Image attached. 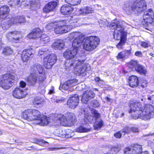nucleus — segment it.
<instances>
[{"label":"nucleus","instance_id":"obj_1","mask_svg":"<svg viewBox=\"0 0 154 154\" xmlns=\"http://www.w3.org/2000/svg\"><path fill=\"white\" fill-rule=\"evenodd\" d=\"M80 39H74L72 43V48L68 49L63 53L64 57L67 60L65 63V69L68 71L74 70L77 75L85 76L86 72L91 69L88 64L84 63V60H82L77 57L78 48L82 44V41Z\"/></svg>","mask_w":154,"mask_h":154},{"label":"nucleus","instance_id":"obj_2","mask_svg":"<svg viewBox=\"0 0 154 154\" xmlns=\"http://www.w3.org/2000/svg\"><path fill=\"white\" fill-rule=\"evenodd\" d=\"M131 109L129 113L132 111L135 112L136 110H140L141 112L140 114L137 115L132 116L133 119H136L140 118L145 121L148 120L151 118L154 117V108L150 104H147L144 107L143 109L142 107L141 103L138 101H136L133 103H131L130 105Z\"/></svg>","mask_w":154,"mask_h":154},{"label":"nucleus","instance_id":"obj_3","mask_svg":"<svg viewBox=\"0 0 154 154\" xmlns=\"http://www.w3.org/2000/svg\"><path fill=\"white\" fill-rule=\"evenodd\" d=\"M23 118L28 121L35 120V123L41 125H47L50 122V118L40 114L38 110L29 109L25 110L23 113Z\"/></svg>","mask_w":154,"mask_h":154},{"label":"nucleus","instance_id":"obj_4","mask_svg":"<svg viewBox=\"0 0 154 154\" xmlns=\"http://www.w3.org/2000/svg\"><path fill=\"white\" fill-rule=\"evenodd\" d=\"M54 122L59 121L62 125L64 126L74 124L76 121L75 114L71 112H67L63 115L56 114L54 115Z\"/></svg>","mask_w":154,"mask_h":154},{"label":"nucleus","instance_id":"obj_5","mask_svg":"<svg viewBox=\"0 0 154 154\" xmlns=\"http://www.w3.org/2000/svg\"><path fill=\"white\" fill-rule=\"evenodd\" d=\"M124 6L126 11L130 13L133 11L137 14L145 10L146 8V5L144 0H137L133 4L127 2Z\"/></svg>","mask_w":154,"mask_h":154},{"label":"nucleus","instance_id":"obj_6","mask_svg":"<svg viewBox=\"0 0 154 154\" xmlns=\"http://www.w3.org/2000/svg\"><path fill=\"white\" fill-rule=\"evenodd\" d=\"M16 74L15 72L7 73L1 76L0 78V86L6 90L9 89L13 85Z\"/></svg>","mask_w":154,"mask_h":154},{"label":"nucleus","instance_id":"obj_7","mask_svg":"<svg viewBox=\"0 0 154 154\" xmlns=\"http://www.w3.org/2000/svg\"><path fill=\"white\" fill-rule=\"evenodd\" d=\"M92 116H88L87 119L88 121L91 123H95L94 125V128L96 130L100 129L103 125V122L101 119H99L100 117V115L97 111L93 109L91 111Z\"/></svg>","mask_w":154,"mask_h":154},{"label":"nucleus","instance_id":"obj_8","mask_svg":"<svg viewBox=\"0 0 154 154\" xmlns=\"http://www.w3.org/2000/svg\"><path fill=\"white\" fill-rule=\"evenodd\" d=\"M153 13L152 9H149L145 12L143 16L144 23H143V27L146 29L149 30L152 28V24L153 21Z\"/></svg>","mask_w":154,"mask_h":154},{"label":"nucleus","instance_id":"obj_9","mask_svg":"<svg viewBox=\"0 0 154 154\" xmlns=\"http://www.w3.org/2000/svg\"><path fill=\"white\" fill-rule=\"evenodd\" d=\"M84 42L83 48L86 50L91 51L94 50L99 44L100 39H80Z\"/></svg>","mask_w":154,"mask_h":154},{"label":"nucleus","instance_id":"obj_10","mask_svg":"<svg viewBox=\"0 0 154 154\" xmlns=\"http://www.w3.org/2000/svg\"><path fill=\"white\" fill-rule=\"evenodd\" d=\"M141 146L135 144L133 146L126 148L124 150L125 154H149L146 151L142 152Z\"/></svg>","mask_w":154,"mask_h":154},{"label":"nucleus","instance_id":"obj_11","mask_svg":"<svg viewBox=\"0 0 154 154\" xmlns=\"http://www.w3.org/2000/svg\"><path fill=\"white\" fill-rule=\"evenodd\" d=\"M43 60L45 67L47 69H50L56 62L57 56L54 54H51L45 57Z\"/></svg>","mask_w":154,"mask_h":154},{"label":"nucleus","instance_id":"obj_12","mask_svg":"<svg viewBox=\"0 0 154 154\" xmlns=\"http://www.w3.org/2000/svg\"><path fill=\"white\" fill-rule=\"evenodd\" d=\"M117 20H115L109 26V27L112 29H115L113 34L114 38H118L120 34L124 29L123 26L118 23Z\"/></svg>","mask_w":154,"mask_h":154},{"label":"nucleus","instance_id":"obj_13","mask_svg":"<svg viewBox=\"0 0 154 154\" xmlns=\"http://www.w3.org/2000/svg\"><path fill=\"white\" fill-rule=\"evenodd\" d=\"M42 33L40 29L38 28L33 29L32 32L28 35L27 37L29 38H45L48 37L47 35L44 34H42Z\"/></svg>","mask_w":154,"mask_h":154},{"label":"nucleus","instance_id":"obj_14","mask_svg":"<svg viewBox=\"0 0 154 154\" xmlns=\"http://www.w3.org/2000/svg\"><path fill=\"white\" fill-rule=\"evenodd\" d=\"M79 101L78 95L75 94L69 97L67 101V105L69 107L74 109L78 105Z\"/></svg>","mask_w":154,"mask_h":154},{"label":"nucleus","instance_id":"obj_15","mask_svg":"<svg viewBox=\"0 0 154 154\" xmlns=\"http://www.w3.org/2000/svg\"><path fill=\"white\" fill-rule=\"evenodd\" d=\"M95 96L94 93L91 91H87L83 94L82 99V102L86 104L90 100L94 98Z\"/></svg>","mask_w":154,"mask_h":154},{"label":"nucleus","instance_id":"obj_16","mask_svg":"<svg viewBox=\"0 0 154 154\" xmlns=\"http://www.w3.org/2000/svg\"><path fill=\"white\" fill-rule=\"evenodd\" d=\"M58 3V0H56L55 1L49 2L45 5L43 8V11L47 13L54 11L57 6Z\"/></svg>","mask_w":154,"mask_h":154},{"label":"nucleus","instance_id":"obj_17","mask_svg":"<svg viewBox=\"0 0 154 154\" xmlns=\"http://www.w3.org/2000/svg\"><path fill=\"white\" fill-rule=\"evenodd\" d=\"M78 83V80L75 79L68 80L65 82L63 84L60 85L59 89L61 90L63 89L64 90H67L69 87H72L76 85Z\"/></svg>","mask_w":154,"mask_h":154},{"label":"nucleus","instance_id":"obj_18","mask_svg":"<svg viewBox=\"0 0 154 154\" xmlns=\"http://www.w3.org/2000/svg\"><path fill=\"white\" fill-rule=\"evenodd\" d=\"M25 94L24 91L21 88L18 87L15 88L12 92L13 96L19 99L24 97Z\"/></svg>","mask_w":154,"mask_h":154},{"label":"nucleus","instance_id":"obj_19","mask_svg":"<svg viewBox=\"0 0 154 154\" xmlns=\"http://www.w3.org/2000/svg\"><path fill=\"white\" fill-rule=\"evenodd\" d=\"M32 50V49H29L23 51L22 54L21 58L23 62H26L30 57H33Z\"/></svg>","mask_w":154,"mask_h":154},{"label":"nucleus","instance_id":"obj_20","mask_svg":"<svg viewBox=\"0 0 154 154\" xmlns=\"http://www.w3.org/2000/svg\"><path fill=\"white\" fill-rule=\"evenodd\" d=\"M38 77L37 73H34L31 74L30 72V75L27 78L26 81L30 85H32L38 81Z\"/></svg>","mask_w":154,"mask_h":154},{"label":"nucleus","instance_id":"obj_21","mask_svg":"<svg viewBox=\"0 0 154 154\" xmlns=\"http://www.w3.org/2000/svg\"><path fill=\"white\" fill-rule=\"evenodd\" d=\"M73 9V8L69 5H64L61 8L60 12L63 14L68 15L72 12Z\"/></svg>","mask_w":154,"mask_h":154},{"label":"nucleus","instance_id":"obj_22","mask_svg":"<svg viewBox=\"0 0 154 154\" xmlns=\"http://www.w3.org/2000/svg\"><path fill=\"white\" fill-rule=\"evenodd\" d=\"M30 71L31 73H41L43 72V68L42 65L38 63H36L33 65L31 67Z\"/></svg>","mask_w":154,"mask_h":154},{"label":"nucleus","instance_id":"obj_23","mask_svg":"<svg viewBox=\"0 0 154 154\" xmlns=\"http://www.w3.org/2000/svg\"><path fill=\"white\" fill-rule=\"evenodd\" d=\"M66 45L65 41L62 39H58L52 45V47L55 49H63Z\"/></svg>","mask_w":154,"mask_h":154},{"label":"nucleus","instance_id":"obj_24","mask_svg":"<svg viewBox=\"0 0 154 154\" xmlns=\"http://www.w3.org/2000/svg\"><path fill=\"white\" fill-rule=\"evenodd\" d=\"M129 84L130 86L132 88L137 87L138 84L137 77L134 75L131 76L129 77Z\"/></svg>","mask_w":154,"mask_h":154},{"label":"nucleus","instance_id":"obj_25","mask_svg":"<svg viewBox=\"0 0 154 154\" xmlns=\"http://www.w3.org/2000/svg\"><path fill=\"white\" fill-rule=\"evenodd\" d=\"M82 37H84L83 38H85L86 35L79 32H73L69 35V38H81Z\"/></svg>","mask_w":154,"mask_h":154},{"label":"nucleus","instance_id":"obj_26","mask_svg":"<svg viewBox=\"0 0 154 154\" xmlns=\"http://www.w3.org/2000/svg\"><path fill=\"white\" fill-rule=\"evenodd\" d=\"M55 32L57 34H62L67 32V29L66 25L57 27L54 29Z\"/></svg>","mask_w":154,"mask_h":154},{"label":"nucleus","instance_id":"obj_27","mask_svg":"<svg viewBox=\"0 0 154 154\" xmlns=\"http://www.w3.org/2000/svg\"><path fill=\"white\" fill-rule=\"evenodd\" d=\"M86 125L80 126L76 129V132L79 133L87 132L90 131V128L89 125L86 127Z\"/></svg>","mask_w":154,"mask_h":154},{"label":"nucleus","instance_id":"obj_28","mask_svg":"<svg viewBox=\"0 0 154 154\" xmlns=\"http://www.w3.org/2000/svg\"><path fill=\"white\" fill-rule=\"evenodd\" d=\"M140 74L145 75L147 72L145 67L142 65L139 64L137 65V66L135 67V70Z\"/></svg>","mask_w":154,"mask_h":154},{"label":"nucleus","instance_id":"obj_29","mask_svg":"<svg viewBox=\"0 0 154 154\" xmlns=\"http://www.w3.org/2000/svg\"><path fill=\"white\" fill-rule=\"evenodd\" d=\"M10 8L7 5H3L0 8V16L5 15L9 14Z\"/></svg>","mask_w":154,"mask_h":154},{"label":"nucleus","instance_id":"obj_30","mask_svg":"<svg viewBox=\"0 0 154 154\" xmlns=\"http://www.w3.org/2000/svg\"><path fill=\"white\" fill-rule=\"evenodd\" d=\"M138 64V62L137 60H131L127 64V65L131 70H135V67Z\"/></svg>","mask_w":154,"mask_h":154},{"label":"nucleus","instance_id":"obj_31","mask_svg":"<svg viewBox=\"0 0 154 154\" xmlns=\"http://www.w3.org/2000/svg\"><path fill=\"white\" fill-rule=\"evenodd\" d=\"M4 21L6 22V23L8 24L12 25L14 23H15V17H6L4 20Z\"/></svg>","mask_w":154,"mask_h":154},{"label":"nucleus","instance_id":"obj_32","mask_svg":"<svg viewBox=\"0 0 154 154\" xmlns=\"http://www.w3.org/2000/svg\"><path fill=\"white\" fill-rule=\"evenodd\" d=\"M66 99L63 97H58L55 99H52V102L54 104L56 103H59L64 102Z\"/></svg>","mask_w":154,"mask_h":154},{"label":"nucleus","instance_id":"obj_33","mask_svg":"<svg viewBox=\"0 0 154 154\" xmlns=\"http://www.w3.org/2000/svg\"><path fill=\"white\" fill-rule=\"evenodd\" d=\"M15 23H21L25 21V18L23 16H18L15 17Z\"/></svg>","mask_w":154,"mask_h":154},{"label":"nucleus","instance_id":"obj_34","mask_svg":"<svg viewBox=\"0 0 154 154\" xmlns=\"http://www.w3.org/2000/svg\"><path fill=\"white\" fill-rule=\"evenodd\" d=\"M13 52V50L9 47H6L4 48L2 53L5 55H9Z\"/></svg>","mask_w":154,"mask_h":154},{"label":"nucleus","instance_id":"obj_35","mask_svg":"<svg viewBox=\"0 0 154 154\" xmlns=\"http://www.w3.org/2000/svg\"><path fill=\"white\" fill-rule=\"evenodd\" d=\"M37 76L38 77V81L40 82H42L45 79V73L44 72H43L41 73H37Z\"/></svg>","mask_w":154,"mask_h":154},{"label":"nucleus","instance_id":"obj_36","mask_svg":"<svg viewBox=\"0 0 154 154\" xmlns=\"http://www.w3.org/2000/svg\"><path fill=\"white\" fill-rule=\"evenodd\" d=\"M120 41L116 45V47L118 49H121L125 45L126 41V39H120Z\"/></svg>","mask_w":154,"mask_h":154},{"label":"nucleus","instance_id":"obj_37","mask_svg":"<svg viewBox=\"0 0 154 154\" xmlns=\"http://www.w3.org/2000/svg\"><path fill=\"white\" fill-rule=\"evenodd\" d=\"M121 131L123 134V136H124L125 134H128L131 131V128H129L128 127H126L124 128Z\"/></svg>","mask_w":154,"mask_h":154},{"label":"nucleus","instance_id":"obj_38","mask_svg":"<svg viewBox=\"0 0 154 154\" xmlns=\"http://www.w3.org/2000/svg\"><path fill=\"white\" fill-rule=\"evenodd\" d=\"M19 33V32L17 31H14L8 33L7 35V38H10L12 37L13 38H14L13 37L15 35H17V34Z\"/></svg>","mask_w":154,"mask_h":154},{"label":"nucleus","instance_id":"obj_39","mask_svg":"<svg viewBox=\"0 0 154 154\" xmlns=\"http://www.w3.org/2000/svg\"><path fill=\"white\" fill-rule=\"evenodd\" d=\"M34 143L38 144L40 145H42L43 144L46 143V142L43 140H40L39 139H35L34 140Z\"/></svg>","mask_w":154,"mask_h":154},{"label":"nucleus","instance_id":"obj_40","mask_svg":"<svg viewBox=\"0 0 154 154\" xmlns=\"http://www.w3.org/2000/svg\"><path fill=\"white\" fill-rule=\"evenodd\" d=\"M77 11L79 14L85 15L87 14V13H86V10L85 7L80 9Z\"/></svg>","mask_w":154,"mask_h":154},{"label":"nucleus","instance_id":"obj_41","mask_svg":"<svg viewBox=\"0 0 154 154\" xmlns=\"http://www.w3.org/2000/svg\"><path fill=\"white\" fill-rule=\"evenodd\" d=\"M122 135H123V134L121 131L117 132L114 134L115 137L119 138H120Z\"/></svg>","mask_w":154,"mask_h":154},{"label":"nucleus","instance_id":"obj_42","mask_svg":"<svg viewBox=\"0 0 154 154\" xmlns=\"http://www.w3.org/2000/svg\"><path fill=\"white\" fill-rule=\"evenodd\" d=\"M122 53L123 57H124L125 59L127 58L128 56L130 55V51L127 50L123 51H122Z\"/></svg>","mask_w":154,"mask_h":154},{"label":"nucleus","instance_id":"obj_43","mask_svg":"<svg viewBox=\"0 0 154 154\" xmlns=\"http://www.w3.org/2000/svg\"><path fill=\"white\" fill-rule=\"evenodd\" d=\"M91 105L94 107H98L99 106V103L96 100H94L91 101Z\"/></svg>","mask_w":154,"mask_h":154},{"label":"nucleus","instance_id":"obj_44","mask_svg":"<svg viewBox=\"0 0 154 154\" xmlns=\"http://www.w3.org/2000/svg\"><path fill=\"white\" fill-rule=\"evenodd\" d=\"M38 98H39L38 99L37 97H36L35 98V100L33 102V103L34 105L36 104L37 105H38L42 103V100L40 99L39 97Z\"/></svg>","mask_w":154,"mask_h":154},{"label":"nucleus","instance_id":"obj_45","mask_svg":"<svg viewBox=\"0 0 154 154\" xmlns=\"http://www.w3.org/2000/svg\"><path fill=\"white\" fill-rule=\"evenodd\" d=\"M29 2L27 1H24L22 2L20 5V6L21 8H23L26 6L28 5Z\"/></svg>","mask_w":154,"mask_h":154},{"label":"nucleus","instance_id":"obj_46","mask_svg":"<svg viewBox=\"0 0 154 154\" xmlns=\"http://www.w3.org/2000/svg\"><path fill=\"white\" fill-rule=\"evenodd\" d=\"M127 33L123 31L120 34V38H126Z\"/></svg>","mask_w":154,"mask_h":154},{"label":"nucleus","instance_id":"obj_47","mask_svg":"<svg viewBox=\"0 0 154 154\" xmlns=\"http://www.w3.org/2000/svg\"><path fill=\"white\" fill-rule=\"evenodd\" d=\"M71 2V5H75L79 4L81 2V0H72Z\"/></svg>","mask_w":154,"mask_h":154},{"label":"nucleus","instance_id":"obj_48","mask_svg":"<svg viewBox=\"0 0 154 154\" xmlns=\"http://www.w3.org/2000/svg\"><path fill=\"white\" fill-rule=\"evenodd\" d=\"M47 50L45 49H42L39 50L38 55L39 56H41L46 53L47 51Z\"/></svg>","mask_w":154,"mask_h":154},{"label":"nucleus","instance_id":"obj_49","mask_svg":"<svg viewBox=\"0 0 154 154\" xmlns=\"http://www.w3.org/2000/svg\"><path fill=\"white\" fill-rule=\"evenodd\" d=\"M85 8L86 10V13H87V14L91 13L93 11L92 8L88 7H85Z\"/></svg>","mask_w":154,"mask_h":154},{"label":"nucleus","instance_id":"obj_50","mask_svg":"<svg viewBox=\"0 0 154 154\" xmlns=\"http://www.w3.org/2000/svg\"><path fill=\"white\" fill-rule=\"evenodd\" d=\"M116 57L118 59H125L124 57H123V55L122 53V52L119 53Z\"/></svg>","mask_w":154,"mask_h":154},{"label":"nucleus","instance_id":"obj_51","mask_svg":"<svg viewBox=\"0 0 154 154\" xmlns=\"http://www.w3.org/2000/svg\"><path fill=\"white\" fill-rule=\"evenodd\" d=\"M26 85V84L24 82L22 81H20V86L21 88H25Z\"/></svg>","mask_w":154,"mask_h":154},{"label":"nucleus","instance_id":"obj_52","mask_svg":"<svg viewBox=\"0 0 154 154\" xmlns=\"http://www.w3.org/2000/svg\"><path fill=\"white\" fill-rule=\"evenodd\" d=\"M147 86V83L146 81H143L141 83L140 86L143 88H145Z\"/></svg>","mask_w":154,"mask_h":154},{"label":"nucleus","instance_id":"obj_53","mask_svg":"<svg viewBox=\"0 0 154 154\" xmlns=\"http://www.w3.org/2000/svg\"><path fill=\"white\" fill-rule=\"evenodd\" d=\"M60 148H56V147H51V148H48L47 149L49 151H57ZM60 149H61V148H60Z\"/></svg>","mask_w":154,"mask_h":154},{"label":"nucleus","instance_id":"obj_54","mask_svg":"<svg viewBox=\"0 0 154 154\" xmlns=\"http://www.w3.org/2000/svg\"><path fill=\"white\" fill-rule=\"evenodd\" d=\"M131 131H132L133 132H137L139 131V130L136 127H133L131 128Z\"/></svg>","mask_w":154,"mask_h":154},{"label":"nucleus","instance_id":"obj_55","mask_svg":"<svg viewBox=\"0 0 154 154\" xmlns=\"http://www.w3.org/2000/svg\"><path fill=\"white\" fill-rule=\"evenodd\" d=\"M135 56L139 57H141L142 56V52L140 51H137L135 53Z\"/></svg>","mask_w":154,"mask_h":154},{"label":"nucleus","instance_id":"obj_56","mask_svg":"<svg viewBox=\"0 0 154 154\" xmlns=\"http://www.w3.org/2000/svg\"><path fill=\"white\" fill-rule=\"evenodd\" d=\"M141 45L143 47L146 48L148 47L149 44L146 42H142L141 43Z\"/></svg>","mask_w":154,"mask_h":154},{"label":"nucleus","instance_id":"obj_57","mask_svg":"<svg viewBox=\"0 0 154 154\" xmlns=\"http://www.w3.org/2000/svg\"><path fill=\"white\" fill-rule=\"evenodd\" d=\"M40 45H42L46 44L45 41L44 39H40Z\"/></svg>","mask_w":154,"mask_h":154},{"label":"nucleus","instance_id":"obj_58","mask_svg":"<svg viewBox=\"0 0 154 154\" xmlns=\"http://www.w3.org/2000/svg\"><path fill=\"white\" fill-rule=\"evenodd\" d=\"M20 1V0H13L14 4L15 5H18L19 4V2Z\"/></svg>","mask_w":154,"mask_h":154},{"label":"nucleus","instance_id":"obj_59","mask_svg":"<svg viewBox=\"0 0 154 154\" xmlns=\"http://www.w3.org/2000/svg\"><path fill=\"white\" fill-rule=\"evenodd\" d=\"M72 0H65V2L71 5Z\"/></svg>","mask_w":154,"mask_h":154},{"label":"nucleus","instance_id":"obj_60","mask_svg":"<svg viewBox=\"0 0 154 154\" xmlns=\"http://www.w3.org/2000/svg\"><path fill=\"white\" fill-rule=\"evenodd\" d=\"M54 89H53L52 90H50V91L49 92L48 94H54Z\"/></svg>","mask_w":154,"mask_h":154},{"label":"nucleus","instance_id":"obj_61","mask_svg":"<svg viewBox=\"0 0 154 154\" xmlns=\"http://www.w3.org/2000/svg\"><path fill=\"white\" fill-rule=\"evenodd\" d=\"M97 37H96V36H89L87 37V38H97Z\"/></svg>","mask_w":154,"mask_h":154},{"label":"nucleus","instance_id":"obj_62","mask_svg":"<svg viewBox=\"0 0 154 154\" xmlns=\"http://www.w3.org/2000/svg\"><path fill=\"white\" fill-rule=\"evenodd\" d=\"M30 148H31V149H34V150H38V149L35 147L34 146H32L30 147Z\"/></svg>","mask_w":154,"mask_h":154},{"label":"nucleus","instance_id":"obj_63","mask_svg":"<svg viewBox=\"0 0 154 154\" xmlns=\"http://www.w3.org/2000/svg\"><path fill=\"white\" fill-rule=\"evenodd\" d=\"M100 80V78L99 77H97L95 78V80L96 82H98Z\"/></svg>","mask_w":154,"mask_h":154},{"label":"nucleus","instance_id":"obj_64","mask_svg":"<svg viewBox=\"0 0 154 154\" xmlns=\"http://www.w3.org/2000/svg\"><path fill=\"white\" fill-rule=\"evenodd\" d=\"M106 100L109 102H110L111 101V99L108 97H106Z\"/></svg>","mask_w":154,"mask_h":154}]
</instances>
